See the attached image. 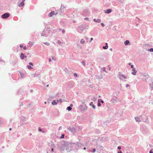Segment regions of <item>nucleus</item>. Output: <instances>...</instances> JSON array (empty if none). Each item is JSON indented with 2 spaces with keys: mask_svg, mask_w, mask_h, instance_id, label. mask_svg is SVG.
Returning <instances> with one entry per match:
<instances>
[{
  "mask_svg": "<svg viewBox=\"0 0 153 153\" xmlns=\"http://www.w3.org/2000/svg\"><path fill=\"white\" fill-rule=\"evenodd\" d=\"M76 11L74 9L68 10L66 11V14L69 18H73L77 16Z\"/></svg>",
  "mask_w": 153,
  "mask_h": 153,
  "instance_id": "obj_1",
  "label": "nucleus"
},
{
  "mask_svg": "<svg viewBox=\"0 0 153 153\" xmlns=\"http://www.w3.org/2000/svg\"><path fill=\"white\" fill-rule=\"evenodd\" d=\"M88 25L87 24L84 23L78 26L77 31L79 33H82L83 30L87 29L88 28Z\"/></svg>",
  "mask_w": 153,
  "mask_h": 153,
  "instance_id": "obj_2",
  "label": "nucleus"
},
{
  "mask_svg": "<svg viewBox=\"0 0 153 153\" xmlns=\"http://www.w3.org/2000/svg\"><path fill=\"white\" fill-rule=\"evenodd\" d=\"M88 107L85 104L80 105L79 107V110L82 113H84L87 109Z\"/></svg>",
  "mask_w": 153,
  "mask_h": 153,
  "instance_id": "obj_3",
  "label": "nucleus"
},
{
  "mask_svg": "<svg viewBox=\"0 0 153 153\" xmlns=\"http://www.w3.org/2000/svg\"><path fill=\"white\" fill-rule=\"evenodd\" d=\"M82 15L84 16H88L89 14V11L88 9H85L83 10L82 13Z\"/></svg>",
  "mask_w": 153,
  "mask_h": 153,
  "instance_id": "obj_4",
  "label": "nucleus"
},
{
  "mask_svg": "<svg viewBox=\"0 0 153 153\" xmlns=\"http://www.w3.org/2000/svg\"><path fill=\"white\" fill-rule=\"evenodd\" d=\"M76 146V147L78 149H82V146H84L82 145L80 142H77L76 143H74Z\"/></svg>",
  "mask_w": 153,
  "mask_h": 153,
  "instance_id": "obj_5",
  "label": "nucleus"
},
{
  "mask_svg": "<svg viewBox=\"0 0 153 153\" xmlns=\"http://www.w3.org/2000/svg\"><path fill=\"white\" fill-rule=\"evenodd\" d=\"M66 10V9L65 8V7L64 5L62 4L61 6V7L60 9V14L61 15H62L63 14V13L64 11Z\"/></svg>",
  "mask_w": 153,
  "mask_h": 153,
  "instance_id": "obj_6",
  "label": "nucleus"
},
{
  "mask_svg": "<svg viewBox=\"0 0 153 153\" xmlns=\"http://www.w3.org/2000/svg\"><path fill=\"white\" fill-rule=\"evenodd\" d=\"M19 73L20 75V79H23L26 76V73L25 72H19Z\"/></svg>",
  "mask_w": 153,
  "mask_h": 153,
  "instance_id": "obj_7",
  "label": "nucleus"
},
{
  "mask_svg": "<svg viewBox=\"0 0 153 153\" xmlns=\"http://www.w3.org/2000/svg\"><path fill=\"white\" fill-rule=\"evenodd\" d=\"M10 14L9 13H4L1 15V18L3 19H6L9 17Z\"/></svg>",
  "mask_w": 153,
  "mask_h": 153,
  "instance_id": "obj_8",
  "label": "nucleus"
},
{
  "mask_svg": "<svg viewBox=\"0 0 153 153\" xmlns=\"http://www.w3.org/2000/svg\"><path fill=\"white\" fill-rule=\"evenodd\" d=\"M68 85L69 88H73L74 86V82L73 81H71L68 83Z\"/></svg>",
  "mask_w": 153,
  "mask_h": 153,
  "instance_id": "obj_9",
  "label": "nucleus"
},
{
  "mask_svg": "<svg viewBox=\"0 0 153 153\" xmlns=\"http://www.w3.org/2000/svg\"><path fill=\"white\" fill-rule=\"evenodd\" d=\"M68 129L72 133L75 132L76 131V128L74 127H69L68 128Z\"/></svg>",
  "mask_w": 153,
  "mask_h": 153,
  "instance_id": "obj_10",
  "label": "nucleus"
},
{
  "mask_svg": "<svg viewBox=\"0 0 153 153\" xmlns=\"http://www.w3.org/2000/svg\"><path fill=\"white\" fill-rule=\"evenodd\" d=\"M57 13L55 14V12L54 11H51L48 14V16L50 17L54 15H56Z\"/></svg>",
  "mask_w": 153,
  "mask_h": 153,
  "instance_id": "obj_11",
  "label": "nucleus"
},
{
  "mask_svg": "<svg viewBox=\"0 0 153 153\" xmlns=\"http://www.w3.org/2000/svg\"><path fill=\"white\" fill-rule=\"evenodd\" d=\"M112 11V9H108L107 10H105L104 11V12L105 13L109 14L110 13H111Z\"/></svg>",
  "mask_w": 153,
  "mask_h": 153,
  "instance_id": "obj_12",
  "label": "nucleus"
},
{
  "mask_svg": "<svg viewBox=\"0 0 153 153\" xmlns=\"http://www.w3.org/2000/svg\"><path fill=\"white\" fill-rule=\"evenodd\" d=\"M20 58L22 59H23L25 58L26 57V56L23 53H22L21 54V55H20Z\"/></svg>",
  "mask_w": 153,
  "mask_h": 153,
  "instance_id": "obj_13",
  "label": "nucleus"
},
{
  "mask_svg": "<svg viewBox=\"0 0 153 153\" xmlns=\"http://www.w3.org/2000/svg\"><path fill=\"white\" fill-rule=\"evenodd\" d=\"M60 22V24L62 25L63 26H65L66 25V23L65 22L63 21L62 20H61Z\"/></svg>",
  "mask_w": 153,
  "mask_h": 153,
  "instance_id": "obj_14",
  "label": "nucleus"
},
{
  "mask_svg": "<svg viewBox=\"0 0 153 153\" xmlns=\"http://www.w3.org/2000/svg\"><path fill=\"white\" fill-rule=\"evenodd\" d=\"M93 20L95 22L97 23H100L101 22V19H94Z\"/></svg>",
  "mask_w": 153,
  "mask_h": 153,
  "instance_id": "obj_15",
  "label": "nucleus"
},
{
  "mask_svg": "<svg viewBox=\"0 0 153 153\" xmlns=\"http://www.w3.org/2000/svg\"><path fill=\"white\" fill-rule=\"evenodd\" d=\"M89 105L90 106H91L94 109H95L96 108V106L94 105L93 104V102H91L90 103Z\"/></svg>",
  "mask_w": 153,
  "mask_h": 153,
  "instance_id": "obj_16",
  "label": "nucleus"
},
{
  "mask_svg": "<svg viewBox=\"0 0 153 153\" xmlns=\"http://www.w3.org/2000/svg\"><path fill=\"white\" fill-rule=\"evenodd\" d=\"M135 119L136 121L137 122H139L141 121L140 117H135Z\"/></svg>",
  "mask_w": 153,
  "mask_h": 153,
  "instance_id": "obj_17",
  "label": "nucleus"
},
{
  "mask_svg": "<svg viewBox=\"0 0 153 153\" xmlns=\"http://www.w3.org/2000/svg\"><path fill=\"white\" fill-rule=\"evenodd\" d=\"M130 44L129 41L128 40H126L124 42V44L126 45H127Z\"/></svg>",
  "mask_w": 153,
  "mask_h": 153,
  "instance_id": "obj_18",
  "label": "nucleus"
},
{
  "mask_svg": "<svg viewBox=\"0 0 153 153\" xmlns=\"http://www.w3.org/2000/svg\"><path fill=\"white\" fill-rule=\"evenodd\" d=\"M24 122L23 120H20V126H21L23 125L24 124Z\"/></svg>",
  "mask_w": 153,
  "mask_h": 153,
  "instance_id": "obj_19",
  "label": "nucleus"
},
{
  "mask_svg": "<svg viewBox=\"0 0 153 153\" xmlns=\"http://www.w3.org/2000/svg\"><path fill=\"white\" fill-rule=\"evenodd\" d=\"M120 76L123 78L124 79H127V77L124 75L123 74H121L120 75Z\"/></svg>",
  "mask_w": 153,
  "mask_h": 153,
  "instance_id": "obj_20",
  "label": "nucleus"
},
{
  "mask_svg": "<svg viewBox=\"0 0 153 153\" xmlns=\"http://www.w3.org/2000/svg\"><path fill=\"white\" fill-rule=\"evenodd\" d=\"M38 130L39 131L42 132L43 133H45V131L43 130L40 127L39 128Z\"/></svg>",
  "mask_w": 153,
  "mask_h": 153,
  "instance_id": "obj_21",
  "label": "nucleus"
},
{
  "mask_svg": "<svg viewBox=\"0 0 153 153\" xmlns=\"http://www.w3.org/2000/svg\"><path fill=\"white\" fill-rule=\"evenodd\" d=\"M33 44L32 42H30L28 43L27 46L31 47L32 46Z\"/></svg>",
  "mask_w": 153,
  "mask_h": 153,
  "instance_id": "obj_22",
  "label": "nucleus"
},
{
  "mask_svg": "<svg viewBox=\"0 0 153 153\" xmlns=\"http://www.w3.org/2000/svg\"><path fill=\"white\" fill-rule=\"evenodd\" d=\"M52 104L53 105H56L57 104V102L55 100H54L52 102Z\"/></svg>",
  "mask_w": 153,
  "mask_h": 153,
  "instance_id": "obj_23",
  "label": "nucleus"
},
{
  "mask_svg": "<svg viewBox=\"0 0 153 153\" xmlns=\"http://www.w3.org/2000/svg\"><path fill=\"white\" fill-rule=\"evenodd\" d=\"M145 78H144V79L145 80V81L147 79H148L149 78H150L148 75H145Z\"/></svg>",
  "mask_w": 153,
  "mask_h": 153,
  "instance_id": "obj_24",
  "label": "nucleus"
},
{
  "mask_svg": "<svg viewBox=\"0 0 153 153\" xmlns=\"http://www.w3.org/2000/svg\"><path fill=\"white\" fill-rule=\"evenodd\" d=\"M72 109V108L71 107L69 106L67 107L66 110H68L69 111H70Z\"/></svg>",
  "mask_w": 153,
  "mask_h": 153,
  "instance_id": "obj_25",
  "label": "nucleus"
},
{
  "mask_svg": "<svg viewBox=\"0 0 153 153\" xmlns=\"http://www.w3.org/2000/svg\"><path fill=\"white\" fill-rule=\"evenodd\" d=\"M60 150L61 151H62V150H64V146L62 145L61 146V147L60 148Z\"/></svg>",
  "mask_w": 153,
  "mask_h": 153,
  "instance_id": "obj_26",
  "label": "nucleus"
},
{
  "mask_svg": "<svg viewBox=\"0 0 153 153\" xmlns=\"http://www.w3.org/2000/svg\"><path fill=\"white\" fill-rule=\"evenodd\" d=\"M149 86L151 87V90H152L153 89V82H152L151 84H149Z\"/></svg>",
  "mask_w": 153,
  "mask_h": 153,
  "instance_id": "obj_27",
  "label": "nucleus"
},
{
  "mask_svg": "<svg viewBox=\"0 0 153 153\" xmlns=\"http://www.w3.org/2000/svg\"><path fill=\"white\" fill-rule=\"evenodd\" d=\"M98 102H101L102 103H104V101H103V100H102L101 99H99L98 100Z\"/></svg>",
  "mask_w": 153,
  "mask_h": 153,
  "instance_id": "obj_28",
  "label": "nucleus"
},
{
  "mask_svg": "<svg viewBox=\"0 0 153 153\" xmlns=\"http://www.w3.org/2000/svg\"><path fill=\"white\" fill-rule=\"evenodd\" d=\"M101 71H105L106 73H107V72L106 71L105 68V67H103V68H102Z\"/></svg>",
  "mask_w": 153,
  "mask_h": 153,
  "instance_id": "obj_29",
  "label": "nucleus"
},
{
  "mask_svg": "<svg viewBox=\"0 0 153 153\" xmlns=\"http://www.w3.org/2000/svg\"><path fill=\"white\" fill-rule=\"evenodd\" d=\"M80 42L81 44H83L85 43V41L83 39H81Z\"/></svg>",
  "mask_w": 153,
  "mask_h": 153,
  "instance_id": "obj_30",
  "label": "nucleus"
},
{
  "mask_svg": "<svg viewBox=\"0 0 153 153\" xmlns=\"http://www.w3.org/2000/svg\"><path fill=\"white\" fill-rule=\"evenodd\" d=\"M108 45H105V46L103 47V48L104 49H108Z\"/></svg>",
  "mask_w": 153,
  "mask_h": 153,
  "instance_id": "obj_31",
  "label": "nucleus"
},
{
  "mask_svg": "<svg viewBox=\"0 0 153 153\" xmlns=\"http://www.w3.org/2000/svg\"><path fill=\"white\" fill-rule=\"evenodd\" d=\"M27 66L28 68L29 69H31L33 68L30 65H28Z\"/></svg>",
  "mask_w": 153,
  "mask_h": 153,
  "instance_id": "obj_32",
  "label": "nucleus"
},
{
  "mask_svg": "<svg viewBox=\"0 0 153 153\" xmlns=\"http://www.w3.org/2000/svg\"><path fill=\"white\" fill-rule=\"evenodd\" d=\"M57 101L58 102H59L60 103H61L62 102V100L61 99L57 100Z\"/></svg>",
  "mask_w": 153,
  "mask_h": 153,
  "instance_id": "obj_33",
  "label": "nucleus"
},
{
  "mask_svg": "<svg viewBox=\"0 0 153 153\" xmlns=\"http://www.w3.org/2000/svg\"><path fill=\"white\" fill-rule=\"evenodd\" d=\"M148 51L150 52H153V48H151L148 49Z\"/></svg>",
  "mask_w": 153,
  "mask_h": 153,
  "instance_id": "obj_34",
  "label": "nucleus"
},
{
  "mask_svg": "<svg viewBox=\"0 0 153 153\" xmlns=\"http://www.w3.org/2000/svg\"><path fill=\"white\" fill-rule=\"evenodd\" d=\"M44 44L48 46H49L50 45V43L47 42H44Z\"/></svg>",
  "mask_w": 153,
  "mask_h": 153,
  "instance_id": "obj_35",
  "label": "nucleus"
},
{
  "mask_svg": "<svg viewBox=\"0 0 153 153\" xmlns=\"http://www.w3.org/2000/svg\"><path fill=\"white\" fill-rule=\"evenodd\" d=\"M65 134H62L61 136L60 137L61 139H63L64 138Z\"/></svg>",
  "mask_w": 153,
  "mask_h": 153,
  "instance_id": "obj_36",
  "label": "nucleus"
},
{
  "mask_svg": "<svg viewBox=\"0 0 153 153\" xmlns=\"http://www.w3.org/2000/svg\"><path fill=\"white\" fill-rule=\"evenodd\" d=\"M116 100V99L114 98H113L111 100V101L112 102H114Z\"/></svg>",
  "mask_w": 153,
  "mask_h": 153,
  "instance_id": "obj_37",
  "label": "nucleus"
},
{
  "mask_svg": "<svg viewBox=\"0 0 153 153\" xmlns=\"http://www.w3.org/2000/svg\"><path fill=\"white\" fill-rule=\"evenodd\" d=\"M137 72V71H134L133 72H132V74L133 75H135L136 74V73Z\"/></svg>",
  "mask_w": 153,
  "mask_h": 153,
  "instance_id": "obj_38",
  "label": "nucleus"
},
{
  "mask_svg": "<svg viewBox=\"0 0 153 153\" xmlns=\"http://www.w3.org/2000/svg\"><path fill=\"white\" fill-rule=\"evenodd\" d=\"M57 43L59 45L61 44V42L59 40H58L57 42Z\"/></svg>",
  "mask_w": 153,
  "mask_h": 153,
  "instance_id": "obj_39",
  "label": "nucleus"
},
{
  "mask_svg": "<svg viewBox=\"0 0 153 153\" xmlns=\"http://www.w3.org/2000/svg\"><path fill=\"white\" fill-rule=\"evenodd\" d=\"M74 76L75 77H76L77 76V74L76 73L74 74Z\"/></svg>",
  "mask_w": 153,
  "mask_h": 153,
  "instance_id": "obj_40",
  "label": "nucleus"
},
{
  "mask_svg": "<svg viewBox=\"0 0 153 153\" xmlns=\"http://www.w3.org/2000/svg\"><path fill=\"white\" fill-rule=\"evenodd\" d=\"M81 63L83 64L84 66H85V61H82L81 62Z\"/></svg>",
  "mask_w": 153,
  "mask_h": 153,
  "instance_id": "obj_41",
  "label": "nucleus"
},
{
  "mask_svg": "<svg viewBox=\"0 0 153 153\" xmlns=\"http://www.w3.org/2000/svg\"><path fill=\"white\" fill-rule=\"evenodd\" d=\"M96 151V149L95 148H94L92 151H91V152L93 153H94Z\"/></svg>",
  "mask_w": 153,
  "mask_h": 153,
  "instance_id": "obj_42",
  "label": "nucleus"
},
{
  "mask_svg": "<svg viewBox=\"0 0 153 153\" xmlns=\"http://www.w3.org/2000/svg\"><path fill=\"white\" fill-rule=\"evenodd\" d=\"M52 59L54 61H56V59L55 58V57L53 56H52Z\"/></svg>",
  "mask_w": 153,
  "mask_h": 153,
  "instance_id": "obj_43",
  "label": "nucleus"
},
{
  "mask_svg": "<svg viewBox=\"0 0 153 153\" xmlns=\"http://www.w3.org/2000/svg\"><path fill=\"white\" fill-rule=\"evenodd\" d=\"M97 105L98 107H100L101 105V104L100 102H98V103Z\"/></svg>",
  "mask_w": 153,
  "mask_h": 153,
  "instance_id": "obj_44",
  "label": "nucleus"
},
{
  "mask_svg": "<svg viewBox=\"0 0 153 153\" xmlns=\"http://www.w3.org/2000/svg\"><path fill=\"white\" fill-rule=\"evenodd\" d=\"M100 24L102 26V27H104L105 25V24L104 23H100Z\"/></svg>",
  "mask_w": 153,
  "mask_h": 153,
  "instance_id": "obj_45",
  "label": "nucleus"
},
{
  "mask_svg": "<svg viewBox=\"0 0 153 153\" xmlns=\"http://www.w3.org/2000/svg\"><path fill=\"white\" fill-rule=\"evenodd\" d=\"M149 153H153V149H151L149 152Z\"/></svg>",
  "mask_w": 153,
  "mask_h": 153,
  "instance_id": "obj_46",
  "label": "nucleus"
},
{
  "mask_svg": "<svg viewBox=\"0 0 153 153\" xmlns=\"http://www.w3.org/2000/svg\"><path fill=\"white\" fill-rule=\"evenodd\" d=\"M29 64L30 65H31L32 66H33V64L32 62H29Z\"/></svg>",
  "mask_w": 153,
  "mask_h": 153,
  "instance_id": "obj_47",
  "label": "nucleus"
},
{
  "mask_svg": "<svg viewBox=\"0 0 153 153\" xmlns=\"http://www.w3.org/2000/svg\"><path fill=\"white\" fill-rule=\"evenodd\" d=\"M84 19L85 20L89 21V18L88 17L85 18Z\"/></svg>",
  "mask_w": 153,
  "mask_h": 153,
  "instance_id": "obj_48",
  "label": "nucleus"
},
{
  "mask_svg": "<svg viewBox=\"0 0 153 153\" xmlns=\"http://www.w3.org/2000/svg\"><path fill=\"white\" fill-rule=\"evenodd\" d=\"M1 61L4 62L3 64L4 65L5 64V62L3 60H2L1 59H0V62H1Z\"/></svg>",
  "mask_w": 153,
  "mask_h": 153,
  "instance_id": "obj_49",
  "label": "nucleus"
},
{
  "mask_svg": "<svg viewBox=\"0 0 153 153\" xmlns=\"http://www.w3.org/2000/svg\"><path fill=\"white\" fill-rule=\"evenodd\" d=\"M132 70L133 71H137L136 70V69L135 68H132Z\"/></svg>",
  "mask_w": 153,
  "mask_h": 153,
  "instance_id": "obj_50",
  "label": "nucleus"
},
{
  "mask_svg": "<svg viewBox=\"0 0 153 153\" xmlns=\"http://www.w3.org/2000/svg\"><path fill=\"white\" fill-rule=\"evenodd\" d=\"M108 69H109V70H110V69H111V66L110 65H109L108 66Z\"/></svg>",
  "mask_w": 153,
  "mask_h": 153,
  "instance_id": "obj_51",
  "label": "nucleus"
},
{
  "mask_svg": "<svg viewBox=\"0 0 153 153\" xmlns=\"http://www.w3.org/2000/svg\"><path fill=\"white\" fill-rule=\"evenodd\" d=\"M117 149H119V150H120L121 149V147L120 146H118V147H117Z\"/></svg>",
  "mask_w": 153,
  "mask_h": 153,
  "instance_id": "obj_52",
  "label": "nucleus"
},
{
  "mask_svg": "<svg viewBox=\"0 0 153 153\" xmlns=\"http://www.w3.org/2000/svg\"><path fill=\"white\" fill-rule=\"evenodd\" d=\"M130 86V85L128 84H127L126 85V87L127 88L128 87Z\"/></svg>",
  "mask_w": 153,
  "mask_h": 153,
  "instance_id": "obj_53",
  "label": "nucleus"
},
{
  "mask_svg": "<svg viewBox=\"0 0 153 153\" xmlns=\"http://www.w3.org/2000/svg\"><path fill=\"white\" fill-rule=\"evenodd\" d=\"M93 38H91L90 39V40L89 41V42H91V41L93 40Z\"/></svg>",
  "mask_w": 153,
  "mask_h": 153,
  "instance_id": "obj_54",
  "label": "nucleus"
},
{
  "mask_svg": "<svg viewBox=\"0 0 153 153\" xmlns=\"http://www.w3.org/2000/svg\"><path fill=\"white\" fill-rule=\"evenodd\" d=\"M65 32V30L64 29H62V32L63 33H64Z\"/></svg>",
  "mask_w": 153,
  "mask_h": 153,
  "instance_id": "obj_55",
  "label": "nucleus"
},
{
  "mask_svg": "<svg viewBox=\"0 0 153 153\" xmlns=\"http://www.w3.org/2000/svg\"><path fill=\"white\" fill-rule=\"evenodd\" d=\"M131 68H134V66L133 65H131Z\"/></svg>",
  "mask_w": 153,
  "mask_h": 153,
  "instance_id": "obj_56",
  "label": "nucleus"
},
{
  "mask_svg": "<svg viewBox=\"0 0 153 153\" xmlns=\"http://www.w3.org/2000/svg\"><path fill=\"white\" fill-rule=\"evenodd\" d=\"M23 49L24 50H26L27 49V47H26V46H24L23 47Z\"/></svg>",
  "mask_w": 153,
  "mask_h": 153,
  "instance_id": "obj_57",
  "label": "nucleus"
},
{
  "mask_svg": "<svg viewBox=\"0 0 153 153\" xmlns=\"http://www.w3.org/2000/svg\"><path fill=\"white\" fill-rule=\"evenodd\" d=\"M118 153H123L121 151V150H119L118 152Z\"/></svg>",
  "mask_w": 153,
  "mask_h": 153,
  "instance_id": "obj_58",
  "label": "nucleus"
},
{
  "mask_svg": "<svg viewBox=\"0 0 153 153\" xmlns=\"http://www.w3.org/2000/svg\"><path fill=\"white\" fill-rule=\"evenodd\" d=\"M1 118L0 117V125L1 124Z\"/></svg>",
  "mask_w": 153,
  "mask_h": 153,
  "instance_id": "obj_59",
  "label": "nucleus"
},
{
  "mask_svg": "<svg viewBox=\"0 0 153 153\" xmlns=\"http://www.w3.org/2000/svg\"><path fill=\"white\" fill-rule=\"evenodd\" d=\"M20 48H22L23 47V45H20Z\"/></svg>",
  "mask_w": 153,
  "mask_h": 153,
  "instance_id": "obj_60",
  "label": "nucleus"
},
{
  "mask_svg": "<svg viewBox=\"0 0 153 153\" xmlns=\"http://www.w3.org/2000/svg\"><path fill=\"white\" fill-rule=\"evenodd\" d=\"M36 74L35 73V74H33V76H34V77H35V76H36Z\"/></svg>",
  "mask_w": 153,
  "mask_h": 153,
  "instance_id": "obj_61",
  "label": "nucleus"
},
{
  "mask_svg": "<svg viewBox=\"0 0 153 153\" xmlns=\"http://www.w3.org/2000/svg\"><path fill=\"white\" fill-rule=\"evenodd\" d=\"M49 62H51V58H49Z\"/></svg>",
  "mask_w": 153,
  "mask_h": 153,
  "instance_id": "obj_62",
  "label": "nucleus"
},
{
  "mask_svg": "<svg viewBox=\"0 0 153 153\" xmlns=\"http://www.w3.org/2000/svg\"><path fill=\"white\" fill-rule=\"evenodd\" d=\"M73 106V104H71L70 105V106H71V107H72Z\"/></svg>",
  "mask_w": 153,
  "mask_h": 153,
  "instance_id": "obj_63",
  "label": "nucleus"
},
{
  "mask_svg": "<svg viewBox=\"0 0 153 153\" xmlns=\"http://www.w3.org/2000/svg\"><path fill=\"white\" fill-rule=\"evenodd\" d=\"M85 39H86V40H88V38L87 37H85Z\"/></svg>",
  "mask_w": 153,
  "mask_h": 153,
  "instance_id": "obj_64",
  "label": "nucleus"
}]
</instances>
